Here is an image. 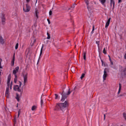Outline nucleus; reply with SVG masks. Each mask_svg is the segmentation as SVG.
<instances>
[{"label": "nucleus", "instance_id": "obj_23", "mask_svg": "<svg viewBox=\"0 0 126 126\" xmlns=\"http://www.w3.org/2000/svg\"><path fill=\"white\" fill-rule=\"evenodd\" d=\"M38 13H39L38 11H35V16H36V18H38Z\"/></svg>", "mask_w": 126, "mask_h": 126}, {"label": "nucleus", "instance_id": "obj_3", "mask_svg": "<svg viewBox=\"0 0 126 126\" xmlns=\"http://www.w3.org/2000/svg\"><path fill=\"white\" fill-rule=\"evenodd\" d=\"M21 85H22V83L21 82H19V85H16L14 86L13 89L15 91H18V92H21V90L20 89V87H21Z\"/></svg>", "mask_w": 126, "mask_h": 126}, {"label": "nucleus", "instance_id": "obj_19", "mask_svg": "<svg viewBox=\"0 0 126 126\" xmlns=\"http://www.w3.org/2000/svg\"><path fill=\"white\" fill-rule=\"evenodd\" d=\"M14 82L15 83H16V82H17V75H16V76H15Z\"/></svg>", "mask_w": 126, "mask_h": 126}, {"label": "nucleus", "instance_id": "obj_26", "mask_svg": "<svg viewBox=\"0 0 126 126\" xmlns=\"http://www.w3.org/2000/svg\"><path fill=\"white\" fill-rule=\"evenodd\" d=\"M18 46H19L18 43H16V46H15V49L16 50H17L18 49Z\"/></svg>", "mask_w": 126, "mask_h": 126}, {"label": "nucleus", "instance_id": "obj_1", "mask_svg": "<svg viewBox=\"0 0 126 126\" xmlns=\"http://www.w3.org/2000/svg\"><path fill=\"white\" fill-rule=\"evenodd\" d=\"M67 106H68V100L65 101L64 103H57L55 107L54 110L60 111V110H62L63 111L64 110Z\"/></svg>", "mask_w": 126, "mask_h": 126}, {"label": "nucleus", "instance_id": "obj_46", "mask_svg": "<svg viewBox=\"0 0 126 126\" xmlns=\"http://www.w3.org/2000/svg\"><path fill=\"white\" fill-rule=\"evenodd\" d=\"M12 86H10V89H12Z\"/></svg>", "mask_w": 126, "mask_h": 126}, {"label": "nucleus", "instance_id": "obj_8", "mask_svg": "<svg viewBox=\"0 0 126 126\" xmlns=\"http://www.w3.org/2000/svg\"><path fill=\"white\" fill-rule=\"evenodd\" d=\"M5 95L7 97H8L9 96V87H8L6 89Z\"/></svg>", "mask_w": 126, "mask_h": 126}, {"label": "nucleus", "instance_id": "obj_29", "mask_svg": "<svg viewBox=\"0 0 126 126\" xmlns=\"http://www.w3.org/2000/svg\"><path fill=\"white\" fill-rule=\"evenodd\" d=\"M123 117H124V118H125V120H126V113H123Z\"/></svg>", "mask_w": 126, "mask_h": 126}, {"label": "nucleus", "instance_id": "obj_5", "mask_svg": "<svg viewBox=\"0 0 126 126\" xmlns=\"http://www.w3.org/2000/svg\"><path fill=\"white\" fill-rule=\"evenodd\" d=\"M107 72H109V69L105 68L104 70V74L103 76V80H105L106 78L108 76V73H107Z\"/></svg>", "mask_w": 126, "mask_h": 126}, {"label": "nucleus", "instance_id": "obj_34", "mask_svg": "<svg viewBox=\"0 0 126 126\" xmlns=\"http://www.w3.org/2000/svg\"><path fill=\"white\" fill-rule=\"evenodd\" d=\"M19 115H20V110L18 111V117H19Z\"/></svg>", "mask_w": 126, "mask_h": 126}, {"label": "nucleus", "instance_id": "obj_20", "mask_svg": "<svg viewBox=\"0 0 126 126\" xmlns=\"http://www.w3.org/2000/svg\"><path fill=\"white\" fill-rule=\"evenodd\" d=\"M99 1H100L102 4H104L106 2V0H99Z\"/></svg>", "mask_w": 126, "mask_h": 126}, {"label": "nucleus", "instance_id": "obj_15", "mask_svg": "<svg viewBox=\"0 0 126 126\" xmlns=\"http://www.w3.org/2000/svg\"><path fill=\"white\" fill-rule=\"evenodd\" d=\"M47 39H48V40H50V39H51V35L50 34V33L47 32Z\"/></svg>", "mask_w": 126, "mask_h": 126}, {"label": "nucleus", "instance_id": "obj_33", "mask_svg": "<svg viewBox=\"0 0 126 126\" xmlns=\"http://www.w3.org/2000/svg\"><path fill=\"white\" fill-rule=\"evenodd\" d=\"M34 43H36V39H33L32 44H34Z\"/></svg>", "mask_w": 126, "mask_h": 126}, {"label": "nucleus", "instance_id": "obj_9", "mask_svg": "<svg viewBox=\"0 0 126 126\" xmlns=\"http://www.w3.org/2000/svg\"><path fill=\"white\" fill-rule=\"evenodd\" d=\"M110 21H111V18H109L106 23L105 28H107L109 25H110Z\"/></svg>", "mask_w": 126, "mask_h": 126}, {"label": "nucleus", "instance_id": "obj_11", "mask_svg": "<svg viewBox=\"0 0 126 126\" xmlns=\"http://www.w3.org/2000/svg\"><path fill=\"white\" fill-rule=\"evenodd\" d=\"M15 54H14V56H13V60L11 62V66H13L14 65V61H15Z\"/></svg>", "mask_w": 126, "mask_h": 126}, {"label": "nucleus", "instance_id": "obj_10", "mask_svg": "<svg viewBox=\"0 0 126 126\" xmlns=\"http://www.w3.org/2000/svg\"><path fill=\"white\" fill-rule=\"evenodd\" d=\"M10 79H11L10 76H9L7 79V85L8 87H9V84L10 83Z\"/></svg>", "mask_w": 126, "mask_h": 126}, {"label": "nucleus", "instance_id": "obj_39", "mask_svg": "<svg viewBox=\"0 0 126 126\" xmlns=\"http://www.w3.org/2000/svg\"><path fill=\"white\" fill-rule=\"evenodd\" d=\"M101 63H102V64L103 65V64H104V62L103 61V60H101Z\"/></svg>", "mask_w": 126, "mask_h": 126}, {"label": "nucleus", "instance_id": "obj_37", "mask_svg": "<svg viewBox=\"0 0 126 126\" xmlns=\"http://www.w3.org/2000/svg\"><path fill=\"white\" fill-rule=\"evenodd\" d=\"M122 0H118V2L120 3V2H122Z\"/></svg>", "mask_w": 126, "mask_h": 126}, {"label": "nucleus", "instance_id": "obj_30", "mask_svg": "<svg viewBox=\"0 0 126 126\" xmlns=\"http://www.w3.org/2000/svg\"><path fill=\"white\" fill-rule=\"evenodd\" d=\"M55 99H58V98H59V95H58V94H55Z\"/></svg>", "mask_w": 126, "mask_h": 126}, {"label": "nucleus", "instance_id": "obj_6", "mask_svg": "<svg viewBox=\"0 0 126 126\" xmlns=\"http://www.w3.org/2000/svg\"><path fill=\"white\" fill-rule=\"evenodd\" d=\"M23 10L25 12H28L30 11V6L28 5V4H26V7L23 8Z\"/></svg>", "mask_w": 126, "mask_h": 126}, {"label": "nucleus", "instance_id": "obj_14", "mask_svg": "<svg viewBox=\"0 0 126 126\" xmlns=\"http://www.w3.org/2000/svg\"><path fill=\"white\" fill-rule=\"evenodd\" d=\"M0 42L1 43V44H3V43H4L3 38H2V37L1 36H0Z\"/></svg>", "mask_w": 126, "mask_h": 126}, {"label": "nucleus", "instance_id": "obj_17", "mask_svg": "<svg viewBox=\"0 0 126 126\" xmlns=\"http://www.w3.org/2000/svg\"><path fill=\"white\" fill-rule=\"evenodd\" d=\"M96 43L97 45L98 49H100V41H96Z\"/></svg>", "mask_w": 126, "mask_h": 126}, {"label": "nucleus", "instance_id": "obj_21", "mask_svg": "<svg viewBox=\"0 0 126 126\" xmlns=\"http://www.w3.org/2000/svg\"><path fill=\"white\" fill-rule=\"evenodd\" d=\"M43 48H44L43 45H42V46L41 47L40 56H41L42 55V54L43 53Z\"/></svg>", "mask_w": 126, "mask_h": 126}, {"label": "nucleus", "instance_id": "obj_47", "mask_svg": "<svg viewBox=\"0 0 126 126\" xmlns=\"http://www.w3.org/2000/svg\"><path fill=\"white\" fill-rule=\"evenodd\" d=\"M103 64H104V66H106V64H105V63H103Z\"/></svg>", "mask_w": 126, "mask_h": 126}, {"label": "nucleus", "instance_id": "obj_4", "mask_svg": "<svg viewBox=\"0 0 126 126\" xmlns=\"http://www.w3.org/2000/svg\"><path fill=\"white\" fill-rule=\"evenodd\" d=\"M23 77L24 78V84L25 85L27 83V78H28V73L27 72L24 71L23 72Z\"/></svg>", "mask_w": 126, "mask_h": 126}, {"label": "nucleus", "instance_id": "obj_13", "mask_svg": "<svg viewBox=\"0 0 126 126\" xmlns=\"http://www.w3.org/2000/svg\"><path fill=\"white\" fill-rule=\"evenodd\" d=\"M121 90H122V84L119 83V89L118 94H119L120 93H121Z\"/></svg>", "mask_w": 126, "mask_h": 126}, {"label": "nucleus", "instance_id": "obj_2", "mask_svg": "<svg viewBox=\"0 0 126 126\" xmlns=\"http://www.w3.org/2000/svg\"><path fill=\"white\" fill-rule=\"evenodd\" d=\"M71 93V92H70V89H68V91L67 94L64 93V91H63L62 93V97L61 99L62 102H63V101H64L65 99H66L67 97H68V95H69V94H70Z\"/></svg>", "mask_w": 126, "mask_h": 126}, {"label": "nucleus", "instance_id": "obj_35", "mask_svg": "<svg viewBox=\"0 0 126 126\" xmlns=\"http://www.w3.org/2000/svg\"><path fill=\"white\" fill-rule=\"evenodd\" d=\"M95 30V27H94V26H93V32L94 31V30Z\"/></svg>", "mask_w": 126, "mask_h": 126}, {"label": "nucleus", "instance_id": "obj_25", "mask_svg": "<svg viewBox=\"0 0 126 126\" xmlns=\"http://www.w3.org/2000/svg\"><path fill=\"white\" fill-rule=\"evenodd\" d=\"M84 76H85V74L83 73V74H82L81 77V79H83L84 78Z\"/></svg>", "mask_w": 126, "mask_h": 126}, {"label": "nucleus", "instance_id": "obj_49", "mask_svg": "<svg viewBox=\"0 0 126 126\" xmlns=\"http://www.w3.org/2000/svg\"><path fill=\"white\" fill-rule=\"evenodd\" d=\"M1 73V72H0V74Z\"/></svg>", "mask_w": 126, "mask_h": 126}, {"label": "nucleus", "instance_id": "obj_41", "mask_svg": "<svg viewBox=\"0 0 126 126\" xmlns=\"http://www.w3.org/2000/svg\"><path fill=\"white\" fill-rule=\"evenodd\" d=\"M110 63H111V64H112L113 65V61L110 62Z\"/></svg>", "mask_w": 126, "mask_h": 126}, {"label": "nucleus", "instance_id": "obj_18", "mask_svg": "<svg viewBox=\"0 0 126 126\" xmlns=\"http://www.w3.org/2000/svg\"><path fill=\"white\" fill-rule=\"evenodd\" d=\"M83 58H84V61H86V52H85L84 53Z\"/></svg>", "mask_w": 126, "mask_h": 126}, {"label": "nucleus", "instance_id": "obj_27", "mask_svg": "<svg viewBox=\"0 0 126 126\" xmlns=\"http://www.w3.org/2000/svg\"><path fill=\"white\" fill-rule=\"evenodd\" d=\"M85 1L86 2V3H87V5H88V4H89V1H88V0H85Z\"/></svg>", "mask_w": 126, "mask_h": 126}, {"label": "nucleus", "instance_id": "obj_22", "mask_svg": "<svg viewBox=\"0 0 126 126\" xmlns=\"http://www.w3.org/2000/svg\"><path fill=\"white\" fill-rule=\"evenodd\" d=\"M16 99H17V101L18 102H19L20 99H19V95H18V94H17V96L16 97Z\"/></svg>", "mask_w": 126, "mask_h": 126}, {"label": "nucleus", "instance_id": "obj_43", "mask_svg": "<svg viewBox=\"0 0 126 126\" xmlns=\"http://www.w3.org/2000/svg\"><path fill=\"white\" fill-rule=\"evenodd\" d=\"M109 61H110V62H112V59H111V58H109Z\"/></svg>", "mask_w": 126, "mask_h": 126}, {"label": "nucleus", "instance_id": "obj_16", "mask_svg": "<svg viewBox=\"0 0 126 126\" xmlns=\"http://www.w3.org/2000/svg\"><path fill=\"white\" fill-rule=\"evenodd\" d=\"M36 109H37V106H36L35 105H33L32 107V111H35V110H36Z\"/></svg>", "mask_w": 126, "mask_h": 126}, {"label": "nucleus", "instance_id": "obj_45", "mask_svg": "<svg viewBox=\"0 0 126 126\" xmlns=\"http://www.w3.org/2000/svg\"><path fill=\"white\" fill-rule=\"evenodd\" d=\"M41 104H43V100H41Z\"/></svg>", "mask_w": 126, "mask_h": 126}, {"label": "nucleus", "instance_id": "obj_12", "mask_svg": "<svg viewBox=\"0 0 126 126\" xmlns=\"http://www.w3.org/2000/svg\"><path fill=\"white\" fill-rule=\"evenodd\" d=\"M110 5L112 6V5L113 4V7L115 6V1L114 0H110Z\"/></svg>", "mask_w": 126, "mask_h": 126}, {"label": "nucleus", "instance_id": "obj_42", "mask_svg": "<svg viewBox=\"0 0 126 126\" xmlns=\"http://www.w3.org/2000/svg\"><path fill=\"white\" fill-rule=\"evenodd\" d=\"M1 59H0V63H1Z\"/></svg>", "mask_w": 126, "mask_h": 126}, {"label": "nucleus", "instance_id": "obj_44", "mask_svg": "<svg viewBox=\"0 0 126 126\" xmlns=\"http://www.w3.org/2000/svg\"><path fill=\"white\" fill-rule=\"evenodd\" d=\"M10 86H12V82H11Z\"/></svg>", "mask_w": 126, "mask_h": 126}, {"label": "nucleus", "instance_id": "obj_24", "mask_svg": "<svg viewBox=\"0 0 126 126\" xmlns=\"http://www.w3.org/2000/svg\"><path fill=\"white\" fill-rule=\"evenodd\" d=\"M103 54H104L105 55H106V54H107V52L106 51V49H105V48L103 49Z\"/></svg>", "mask_w": 126, "mask_h": 126}, {"label": "nucleus", "instance_id": "obj_32", "mask_svg": "<svg viewBox=\"0 0 126 126\" xmlns=\"http://www.w3.org/2000/svg\"><path fill=\"white\" fill-rule=\"evenodd\" d=\"M47 21H48L49 24H51V22L50 21V19H47Z\"/></svg>", "mask_w": 126, "mask_h": 126}, {"label": "nucleus", "instance_id": "obj_36", "mask_svg": "<svg viewBox=\"0 0 126 126\" xmlns=\"http://www.w3.org/2000/svg\"><path fill=\"white\" fill-rule=\"evenodd\" d=\"M124 59L125 60H126V53L125 54V55H124Z\"/></svg>", "mask_w": 126, "mask_h": 126}, {"label": "nucleus", "instance_id": "obj_40", "mask_svg": "<svg viewBox=\"0 0 126 126\" xmlns=\"http://www.w3.org/2000/svg\"><path fill=\"white\" fill-rule=\"evenodd\" d=\"M30 0H26V1H27V2H29V1H30Z\"/></svg>", "mask_w": 126, "mask_h": 126}, {"label": "nucleus", "instance_id": "obj_7", "mask_svg": "<svg viewBox=\"0 0 126 126\" xmlns=\"http://www.w3.org/2000/svg\"><path fill=\"white\" fill-rule=\"evenodd\" d=\"M19 70V67L17 66L14 70L13 71V73L14 74L15 76L16 75V73H17V72Z\"/></svg>", "mask_w": 126, "mask_h": 126}, {"label": "nucleus", "instance_id": "obj_31", "mask_svg": "<svg viewBox=\"0 0 126 126\" xmlns=\"http://www.w3.org/2000/svg\"><path fill=\"white\" fill-rule=\"evenodd\" d=\"M52 14H53V12H52V10H50L49 11V15H52Z\"/></svg>", "mask_w": 126, "mask_h": 126}, {"label": "nucleus", "instance_id": "obj_48", "mask_svg": "<svg viewBox=\"0 0 126 126\" xmlns=\"http://www.w3.org/2000/svg\"><path fill=\"white\" fill-rule=\"evenodd\" d=\"M108 58H109V59L111 58V57L110 56V55H108Z\"/></svg>", "mask_w": 126, "mask_h": 126}, {"label": "nucleus", "instance_id": "obj_28", "mask_svg": "<svg viewBox=\"0 0 126 126\" xmlns=\"http://www.w3.org/2000/svg\"><path fill=\"white\" fill-rule=\"evenodd\" d=\"M2 22H5V18H4V17H3L2 18Z\"/></svg>", "mask_w": 126, "mask_h": 126}, {"label": "nucleus", "instance_id": "obj_38", "mask_svg": "<svg viewBox=\"0 0 126 126\" xmlns=\"http://www.w3.org/2000/svg\"><path fill=\"white\" fill-rule=\"evenodd\" d=\"M106 119V115L104 114V120Z\"/></svg>", "mask_w": 126, "mask_h": 126}]
</instances>
